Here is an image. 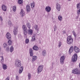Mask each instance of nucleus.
<instances>
[{"instance_id":"nucleus-46","label":"nucleus","mask_w":80,"mask_h":80,"mask_svg":"<svg viewBox=\"0 0 80 80\" xmlns=\"http://www.w3.org/2000/svg\"><path fill=\"white\" fill-rule=\"evenodd\" d=\"M71 0H68V1H71Z\"/></svg>"},{"instance_id":"nucleus-17","label":"nucleus","mask_w":80,"mask_h":80,"mask_svg":"<svg viewBox=\"0 0 80 80\" xmlns=\"http://www.w3.org/2000/svg\"><path fill=\"white\" fill-rule=\"evenodd\" d=\"M20 14L21 15H22V17L25 15V12H24L22 9H21Z\"/></svg>"},{"instance_id":"nucleus-35","label":"nucleus","mask_w":80,"mask_h":80,"mask_svg":"<svg viewBox=\"0 0 80 80\" xmlns=\"http://www.w3.org/2000/svg\"><path fill=\"white\" fill-rule=\"evenodd\" d=\"M35 37L33 36L32 38V41H35Z\"/></svg>"},{"instance_id":"nucleus-8","label":"nucleus","mask_w":80,"mask_h":80,"mask_svg":"<svg viewBox=\"0 0 80 80\" xmlns=\"http://www.w3.org/2000/svg\"><path fill=\"white\" fill-rule=\"evenodd\" d=\"M74 50L76 53H79V52H80V49H79V48H78L77 46L74 47Z\"/></svg>"},{"instance_id":"nucleus-3","label":"nucleus","mask_w":80,"mask_h":80,"mask_svg":"<svg viewBox=\"0 0 80 80\" xmlns=\"http://www.w3.org/2000/svg\"><path fill=\"white\" fill-rule=\"evenodd\" d=\"M15 65L17 67H20L22 65L21 61L19 60H17L15 62Z\"/></svg>"},{"instance_id":"nucleus-13","label":"nucleus","mask_w":80,"mask_h":80,"mask_svg":"<svg viewBox=\"0 0 80 80\" xmlns=\"http://www.w3.org/2000/svg\"><path fill=\"white\" fill-rule=\"evenodd\" d=\"M29 53L30 54V57H33V52L32 50V49L30 48L29 49Z\"/></svg>"},{"instance_id":"nucleus-25","label":"nucleus","mask_w":80,"mask_h":80,"mask_svg":"<svg viewBox=\"0 0 80 80\" xmlns=\"http://www.w3.org/2000/svg\"><path fill=\"white\" fill-rule=\"evenodd\" d=\"M34 28L37 31L38 30V26L37 25H35L34 26Z\"/></svg>"},{"instance_id":"nucleus-20","label":"nucleus","mask_w":80,"mask_h":80,"mask_svg":"<svg viewBox=\"0 0 80 80\" xmlns=\"http://www.w3.org/2000/svg\"><path fill=\"white\" fill-rule=\"evenodd\" d=\"M2 68L4 70H6L7 69V66L5 64H3L2 65Z\"/></svg>"},{"instance_id":"nucleus-40","label":"nucleus","mask_w":80,"mask_h":80,"mask_svg":"<svg viewBox=\"0 0 80 80\" xmlns=\"http://www.w3.org/2000/svg\"><path fill=\"white\" fill-rule=\"evenodd\" d=\"M16 80H19V77H18V76H16Z\"/></svg>"},{"instance_id":"nucleus-37","label":"nucleus","mask_w":80,"mask_h":80,"mask_svg":"<svg viewBox=\"0 0 80 80\" xmlns=\"http://www.w3.org/2000/svg\"><path fill=\"white\" fill-rule=\"evenodd\" d=\"M72 33L75 37L77 36V34H76L74 31H72Z\"/></svg>"},{"instance_id":"nucleus-31","label":"nucleus","mask_w":80,"mask_h":80,"mask_svg":"<svg viewBox=\"0 0 80 80\" xmlns=\"http://www.w3.org/2000/svg\"><path fill=\"white\" fill-rule=\"evenodd\" d=\"M13 47H11L10 49V52H12L13 51Z\"/></svg>"},{"instance_id":"nucleus-44","label":"nucleus","mask_w":80,"mask_h":80,"mask_svg":"<svg viewBox=\"0 0 80 80\" xmlns=\"http://www.w3.org/2000/svg\"><path fill=\"white\" fill-rule=\"evenodd\" d=\"M0 20L1 21H2V20H3V19H2V18L1 17H0Z\"/></svg>"},{"instance_id":"nucleus-18","label":"nucleus","mask_w":80,"mask_h":80,"mask_svg":"<svg viewBox=\"0 0 80 80\" xmlns=\"http://www.w3.org/2000/svg\"><path fill=\"white\" fill-rule=\"evenodd\" d=\"M37 59V56H34L32 57V61H35Z\"/></svg>"},{"instance_id":"nucleus-11","label":"nucleus","mask_w":80,"mask_h":80,"mask_svg":"<svg viewBox=\"0 0 80 80\" xmlns=\"http://www.w3.org/2000/svg\"><path fill=\"white\" fill-rule=\"evenodd\" d=\"M2 10L4 12L7 11V6L4 5H2Z\"/></svg>"},{"instance_id":"nucleus-14","label":"nucleus","mask_w":80,"mask_h":80,"mask_svg":"<svg viewBox=\"0 0 80 80\" xmlns=\"http://www.w3.org/2000/svg\"><path fill=\"white\" fill-rule=\"evenodd\" d=\"M73 47L72 46L70 48L69 51V52L71 53H72V52H73Z\"/></svg>"},{"instance_id":"nucleus-27","label":"nucleus","mask_w":80,"mask_h":80,"mask_svg":"<svg viewBox=\"0 0 80 80\" xmlns=\"http://www.w3.org/2000/svg\"><path fill=\"white\" fill-rule=\"evenodd\" d=\"M3 56H1L0 57V61H1L2 62H3Z\"/></svg>"},{"instance_id":"nucleus-1","label":"nucleus","mask_w":80,"mask_h":80,"mask_svg":"<svg viewBox=\"0 0 80 80\" xmlns=\"http://www.w3.org/2000/svg\"><path fill=\"white\" fill-rule=\"evenodd\" d=\"M23 34L24 35H26L27 34V33L28 35H32L33 34V30L32 29L27 30V27L25 25L22 26V27Z\"/></svg>"},{"instance_id":"nucleus-10","label":"nucleus","mask_w":80,"mask_h":80,"mask_svg":"<svg viewBox=\"0 0 80 80\" xmlns=\"http://www.w3.org/2000/svg\"><path fill=\"white\" fill-rule=\"evenodd\" d=\"M60 5L58 3H57L56 4V9L58 11H60Z\"/></svg>"},{"instance_id":"nucleus-26","label":"nucleus","mask_w":80,"mask_h":80,"mask_svg":"<svg viewBox=\"0 0 80 80\" xmlns=\"http://www.w3.org/2000/svg\"><path fill=\"white\" fill-rule=\"evenodd\" d=\"M25 43L26 44H27L29 43V39L28 38H26L25 40Z\"/></svg>"},{"instance_id":"nucleus-15","label":"nucleus","mask_w":80,"mask_h":80,"mask_svg":"<svg viewBox=\"0 0 80 80\" xmlns=\"http://www.w3.org/2000/svg\"><path fill=\"white\" fill-rule=\"evenodd\" d=\"M26 9L28 12H29L30 11V7L29 5H27L26 7Z\"/></svg>"},{"instance_id":"nucleus-34","label":"nucleus","mask_w":80,"mask_h":80,"mask_svg":"<svg viewBox=\"0 0 80 80\" xmlns=\"http://www.w3.org/2000/svg\"><path fill=\"white\" fill-rule=\"evenodd\" d=\"M31 8H33L34 7H35V4H34V3L31 4Z\"/></svg>"},{"instance_id":"nucleus-43","label":"nucleus","mask_w":80,"mask_h":80,"mask_svg":"<svg viewBox=\"0 0 80 80\" xmlns=\"http://www.w3.org/2000/svg\"><path fill=\"white\" fill-rule=\"evenodd\" d=\"M5 80H10V78H9V77H8Z\"/></svg>"},{"instance_id":"nucleus-45","label":"nucleus","mask_w":80,"mask_h":80,"mask_svg":"<svg viewBox=\"0 0 80 80\" xmlns=\"http://www.w3.org/2000/svg\"><path fill=\"white\" fill-rule=\"evenodd\" d=\"M1 50V48H0V50Z\"/></svg>"},{"instance_id":"nucleus-42","label":"nucleus","mask_w":80,"mask_h":80,"mask_svg":"<svg viewBox=\"0 0 80 80\" xmlns=\"http://www.w3.org/2000/svg\"><path fill=\"white\" fill-rule=\"evenodd\" d=\"M10 50V48H9V47H8L6 48V50H7L8 51Z\"/></svg>"},{"instance_id":"nucleus-41","label":"nucleus","mask_w":80,"mask_h":80,"mask_svg":"<svg viewBox=\"0 0 80 80\" xmlns=\"http://www.w3.org/2000/svg\"><path fill=\"white\" fill-rule=\"evenodd\" d=\"M8 25H12V22H11V21H9L8 22Z\"/></svg>"},{"instance_id":"nucleus-29","label":"nucleus","mask_w":80,"mask_h":80,"mask_svg":"<svg viewBox=\"0 0 80 80\" xmlns=\"http://www.w3.org/2000/svg\"><path fill=\"white\" fill-rule=\"evenodd\" d=\"M77 8H80V3H78L77 5Z\"/></svg>"},{"instance_id":"nucleus-33","label":"nucleus","mask_w":80,"mask_h":80,"mask_svg":"<svg viewBox=\"0 0 80 80\" xmlns=\"http://www.w3.org/2000/svg\"><path fill=\"white\" fill-rule=\"evenodd\" d=\"M28 79H30V78H31V74L30 73H28Z\"/></svg>"},{"instance_id":"nucleus-12","label":"nucleus","mask_w":80,"mask_h":80,"mask_svg":"<svg viewBox=\"0 0 80 80\" xmlns=\"http://www.w3.org/2000/svg\"><path fill=\"white\" fill-rule=\"evenodd\" d=\"M17 29H18L17 28H14L13 32L14 35H16L17 34V33H18L17 32L18 31V30H17Z\"/></svg>"},{"instance_id":"nucleus-4","label":"nucleus","mask_w":80,"mask_h":80,"mask_svg":"<svg viewBox=\"0 0 80 80\" xmlns=\"http://www.w3.org/2000/svg\"><path fill=\"white\" fill-rule=\"evenodd\" d=\"M72 73L74 74L79 75L80 74V71H79L77 68L74 69L72 70Z\"/></svg>"},{"instance_id":"nucleus-24","label":"nucleus","mask_w":80,"mask_h":80,"mask_svg":"<svg viewBox=\"0 0 80 80\" xmlns=\"http://www.w3.org/2000/svg\"><path fill=\"white\" fill-rule=\"evenodd\" d=\"M12 41L11 40H9L8 42V44L9 45H12Z\"/></svg>"},{"instance_id":"nucleus-5","label":"nucleus","mask_w":80,"mask_h":80,"mask_svg":"<svg viewBox=\"0 0 80 80\" xmlns=\"http://www.w3.org/2000/svg\"><path fill=\"white\" fill-rule=\"evenodd\" d=\"M77 54H75L72 57V61L73 62H75L77 61Z\"/></svg>"},{"instance_id":"nucleus-32","label":"nucleus","mask_w":80,"mask_h":80,"mask_svg":"<svg viewBox=\"0 0 80 80\" xmlns=\"http://www.w3.org/2000/svg\"><path fill=\"white\" fill-rule=\"evenodd\" d=\"M13 12H15L16 11V6H14L13 8Z\"/></svg>"},{"instance_id":"nucleus-7","label":"nucleus","mask_w":80,"mask_h":80,"mask_svg":"<svg viewBox=\"0 0 80 80\" xmlns=\"http://www.w3.org/2000/svg\"><path fill=\"white\" fill-rule=\"evenodd\" d=\"M65 59V56H62L60 58V62L61 64H63Z\"/></svg>"},{"instance_id":"nucleus-19","label":"nucleus","mask_w":80,"mask_h":80,"mask_svg":"<svg viewBox=\"0 0 80 80\" xmlns=\"http://www.w3.org/2000/svg\"><path fill=\"white\" fill-rule=\"evenodd\" d=\"M33 49L34 50H38V47H37V46H35L33 48Z\"/></svg>"},{"instance_id":"nucleus-22","label":"nucleus","mask_w":80,"mask_h":80,"mask_svg":"<svg viewBox=\"0 0 80 80\" xmlns=\"http://www.w3.org/2000/svg\"><path fill=\"white\" fill-rule=\"evenodd\" d=\"M26 25L27 27L29 29H30V28L31 27V25H30V23L28 22L27 23Z\"/></svg>"},{"instance_id":"nucleus-16","label":"nucleus","mask_w":80,"mask_h":80,"mask_svg":"<svg viewBox=\"0 0 80 80\" xmlns=\"http://www.w3.org/2000/svg\"><path fill=\"white\" fill-rule=\"evenodd\" d=\"M7 38L8 39L11 38V34L9 32H8L7 34Z\"/></svg>"},{"instance_id":"nucleus-28","label":"nucleus","mask_w":80,"mask_h":80,"mask_svg":"<svg viewBox=\"0 0 80 80\" xmlns=\"http://www.w3.org/2000/svg\"><path fill=\"white\" fill-rule=\"evenodd\" d=\"M18 3L19 4H22L23 3V0H18Z\"/></svg>"},{"instance_id":"nucleus-2","label":"nucleus","mask_w":80,"mask_h":80,"mask_svg":"<svg viewBox=\"0 0 80 80\" xmlns=\"http://www.w3.org/2000/svg\"><path fill=\"white\" fill-rule=\"evenodd\" d=\"M73 42V38L72 37V36H69L67 37V42L68 45L72 44Z\"/></svg>"},{"instance_id":"nucleus-6","label":"nucleus","mask_w":80,"mask_h":80,"mask_svg":"<svg viewBox=\"0 0 80 80\" xmlns=\"http://www.w3.org/2000/svg\"><path fill=\"white\" fill-rule=\"evenodd\" d=\"M43 65H39L37 69L38 73H40V72L42 71V70H43Z\"/></svg>"},{"instance_id":"nucleus-9","label":"nucleus","mask_w":80,"mask_h":80,"mask_svg":"<svg viewBox=\"0 0 80 80\" xmlns=\"http://www.w3.org/2000/svg\"><path fill=\"white\" fill-rule=\"evenodd\" d=\"M45 10L47 12H50L51 11V7L50 6H47L45 8Z\"/></svg>"},{"instance_id":"nucleus-21","label":"nucleus","mask_w":80,"mask_h":80,"mask_svg":"<svg viewBox=\"0 0 80 80\" xmlns=\"http://www.w3.org/2000/svg\"><path fill=\"white\" fill-rule=\"evenodd\" d=\"M23 71V67H21L19 69V73H21Z\"/></svg>"},{"instance_id":"nucleus-38","label":"nucleus","mask_w":80,"mask_h":80,"mask_svg":"<svg viewBox=\"0 0 80 80\" xmlns=\"http://www.w3.org/2000/svg\"><path fill=\"white\" fill-rule=\"evenodd\" d=\"M3 47L4 48H6L7 47V43H4L3 44Z\"/></svg>"},{"instance_id":"nucleus-39","label":"nucleus","mask_w":80,"mask_h":80,"mask_svg":"<svg viewBox=\"0 0 80 80\" xmlns=\"http://www.w3.org/2000/svg\"><path fill=\"white\" fill-rule=\"evenodd\" d=\"M62 45V43L61 42H59L58 43V47H60V46Z\"/></svg>"},{"instance_id":"nucleus-23","label":"nucleus","mask_w":80,"mask_h":80,"mask_svg":"<svg viewBox=\"0 0 80 80\" xmlns=\"http://www.w3.org/2000/svg\"><path fill=\"white\" fill-rule=\"evenodd\" d=\"M58 20L60 21H62V19H63V18H62V17L61 16H59L58 17Z\"/></svg>"},{"instance_id":"nucleus-30","label":"nucleus","mask_w":80,"mask_h":80,"mask_svg":"<svg viewBox=\"0 0 80 80\" xmlns=\"http://www.w3.org/2000/svg\"><path fill=\"white\" fill-rule=\"evenodd\" d=\"M42 55L43 56H45V55H46V51L44 50L42 52Z\"/></svg>"},{"instance_id":"nucleus-36","label":"nucleus","mask_w":80,"mask_h":80,"mask_svg":"<svg viewBox=\"0 0 80 80\" xmlns=\"http://www.w3.org/2000/svg\"><path fill=\"white\" fill-rule=\"evenodd\" d=\"M77 13L78 15H80V9H78V11H77Z\"/></svg>"},{"instance_id":"nucleus-47","label":"nucleus","mask_w":80,"mask_h":80,"mask_svg":"<svg viewBox=\"0 0 80 80\" xmlns=\"http://www.w3.org/2000/svg\"><path fill=\"white\" fill-rule=\"evenodd\" d=\"M73 80V79H72V80Z\"/></svg>"}]
</instances>
